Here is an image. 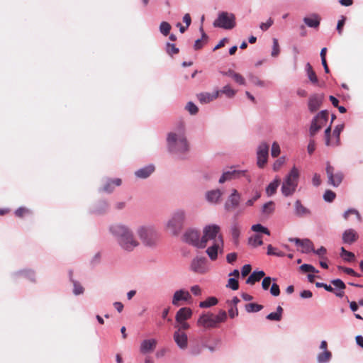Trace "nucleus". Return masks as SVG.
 <instances>
[{
  "label": "nucleus",
  "instance_id": "obj_38",
  "mask_svg": "<svg viewBox=\"0 0 363 363\" xmlns=\"http://www.w3.org/2000/svg\"><path fill=\"white\" fill-rule=\"evenodd\" d=\"M275 209V203L270 201L266 203H264L262 208V212L267 216L272 215Z\"/></svg>",
  "mask_w": 363,
  "mask_h": 363
},
{
  "label": "nucleus",
  "instance_id": "obj_47",
  "mask_svg": "<svg viewBox=\"0 0 363 363\" xmlns=\"http://www.w3.org/2000/svg\"><path fill=\"white\" fill-rule=\"evenodd\" d=\"M323 197L325 201L330 203L334 201L336 194L331 190H326Z\"/></svg>",
  "mask_w": 363,
  "mask_h": 363
},
{
  "label": "nucleus",
  "instance_id": "obj_18",
  "mask_svg": "<svg viewBox=\"0 0 363 363\" xmlns=\"http://www.w3.org/2000/svg\"><path fill=\"white\" fill-rule=\"evenodd\" d=\"M240 200V194L236 189L232 191L231 194L229 196L228 200L225 203V209L228 211L238 206Z\"/></svg>",
  "mask_w": 363,
  "mask_h": 363
},
{
  "label": "nucleus",
  "instance_id": "obj_44",
  "mask_svg": "<svg viewBox=\"0 0 363 363\" xmlns=\"http://www.w3.org/2000/svg\"><path fill=\"white\" fill-rule=\"evenodd\" d=\"M251 229L254 232L262 233L267 235H270L269 230L266 227L262 225L261 224H255L252 225Z\"/></svg>",
  "mask_w": 363,
  "mask_h": 363
},
{
  "label": "nucleus",
  "instance_id": "obj_21",
  "mask_svg": "<svg viewBox=\"0 0 363 363\" xmlns=\"http://www.w3.org/2000/svg\"><path fill=\"white\" fill-rule=\"evenodd\" d=\"M173 338L177 345L181 350H186L188 347V337L184 331H175Z\"/></svg>",
  "mask_w": 363,
  "mask_h": 363
},
{
  "label": "nucleus",
  "instance_id": "obj_28",
  "mask_svg": "<svg viewBox=\"0 0 363 363\" xmlns=\"http://www.w3.org/2000/svg\"><path fill=\"white\" fill-rule=\"evenodd\" d=\"M154 171L155 166L153 164H149L135 171V175L140 179H146L149 177Z\"/></svg>",
  "mask_w": 363,
  "mask_h": 363
},
{
  "label": "nucleus",
  "instance_id": "obj_64",
  "mask_svg": "<svg viewBox=\"0 0 363 363\" xmlns=\"http://www.w3.org/2000/svg\"><path fill=\"white\" fill-rule=\"evenodd\" d=\"M270 294L274 296H278L280 294V289L278 284L273 283L270 288Z\"/></svg>",
  "mask_w": 363,
  "mask_h": 363
},
{
  "label": "nucleus",
  "instance_id": "obj_48",
  "mask_svg": "<svg viewBox=\"0 0 363 363\" xmlns=\"http://www.w3.org/2000/svg\"><path fill=\"white\" fill-rule=\"evenodd\" d=\"M72 282H73V286H74V289H73L74 294L76 296L82 294L84 291V287L78 281H72Z\"/></svg>",
  "mask_w": 363,
  "mask_h": 363
},
{
  "label": "nucleus",
  "instance_id": "obj_14",
  "mask_svg": "<svg viewBox=\"0 0 363 363\" xmlns=\"http://www.w3.org/2000/svg\"><path fill=\"white\" fill-rule=\"evenodd\" d=\"M330 126L328 127L325 130V140L327 146L337 145L340 135V127L337 125L333 130V135H330Z\"/></svg>",
  "mask_w": 363,
  "mask_h": 363
},
{
  "label": "nucleus",
  "instance_id": "obj_34",
  "mask_svg": "<svg viewBox=\"0 0 363 363\" xmlns=\"http://www.w3.org/2000/svg\"><path fill=\"white\" fill-rule=\"evenodd\" d=\"M306 72L307 74V76L310 80V82L314 84H316L318 83V77L315 73V72L313 69L312 66L309 62L306 63Z\"/></svg>",
  "mask_w": 363,
  "mask_h": 363
},
{
  "label": "nucleus",
  "instance_id": "obj_19",
  "mask_svg": "<svg viewBox=\"0 0 363 363\" xmlns=\"http://www.w3.org/2000/svg\"><path fill=\"white\" fill-rule=\"evenodd\" d=\"M191 299V295L188 291L185 289H179L174 293L172 303L174 306H179L180 301H189Z\"/></svg>",
  "mask_w": 363,
  "mask_h": 363
},
{
  "label": "nucleus",
  "instance_id": "obj_9",
  "mask_svg": "<svg viewBox=\"0 0 363 363\" xmlns=\"http://www.w3.org/2000/svg\"><path fill=\"white\" fill-rule=\"evenodd\" d=\"M184 240L194 247L204 248V240L200 237V233L196 230L190 229L184 234Z\"/></svg>",
  "mask_w": 363,
  "mask_h": 363
},
{
  "label": "nucleus",
  "instance_id": "obj_2",
  "mask_svg": "<svg viewBox=\"0 0 363 363\" xmlns=\"http://www.w3.org/2000/svg\"><path fill=\"white\" fill-rule=\"evenodd\" d=\"M167 148L170 153L179 159H184L189 151V143L182 131L171 132L167 138Z\"/></svg>",
  "mask_w": 363,
  "mask_h": 363
},
{
  "label": "nucleus",
  "instance_id": "obj_53",
  "mask_svg": "<svg viewBox=\"0 0 363 363\" xmlns=\"http://www.w3.org/2000/svg\"><path fill=\"white\" fill-rule=\"evenodd\" d=\"M281 152L280 146L277 142H274L272 145L271 155L273 157H277Z\"/></svg>",
  "mask_w": 363,
  "mask_h": 363
},
{
  "label": "nucleus",
  "instance_id": "obj_4",
  "mask_svg": "<svg viewBox=\"0 0 363 363\" xmlns=\"http://www.w3.org/2000/svg\"><path fill=\"white\" fill-rule=\"evenodd\" d=\"M299 175L298 169L294 166L285 176L281 187L283 196L289 197L295 193L298 184Z\"/></svg>",
  "mask_w": 363,
  "mask_h": 363
},
{
  "label": "nucleus",
  "instance_id": "obj_59",
  "mask_svg": "<svg viewBox=\"0 0 363 363\" xmlns=\"http://www.w3.org/2000/svg\"><path fill=\"white\" fill-rule=\"evenodd\" d=\"M300 269H301V271L304 272H318V271L315 269V268L313 266L308 264H302L300 267Z\"/></svg>",
  "mask_w": 363,
  "mask_h": 363
},
{
  "label": "nucleus",
  "instance_id": "obj_10",
  "mask_svg": "<svg viewBox=\"0 0 363 363\" xmlns=\"http://www.w3.org/2000/svg\"><path fill=\"white\" fill-rule=\"evenodd\" d=\"M245 177L249 182H250L251 179L250 176L247 174V171L245 170H236L233 169L232 167L223 173L221 177L219 179V183L223 184L226 181L238 179L240 177Z\"/></svg>",
  "mask_w": 363,
  "mask_h": 363
},
{
  "label": "nucleus",
  "instance_id": "obj_39",
  "mask_svg": "<svg viewBox=\"0 0 363 363\" xmlns=\"http://www.w3.org/2000/svg\"><path fill=\"white\" fill-rule=\"evenodd\" d=\"M218 303V299L215 297H209L206 300L203 301H201L199 303V306L201 308H209L211 306L216 305Z\"/></svg>",
  "mask_w": 363,
  "mask_h": 363
},
{
  "label": "nucleus",
  "instance_id": "obj_5",
  "mask_svg": "<svg viewBox=\"0 0 363 363\" xmlns=\"http://www.w3.org/2000/svg\"><path fill=\"white\" fill-rule=\"evenodd\" d=\"M186 219V212L183 209L174 211L167 222L166 226L174 235H177L182 230Z\"/></svg>",
  "mask_w": 363,
  "mask_h": 363
},
{
  "label": "nucleus",
  "instance_id": "obj_27",
  "mask_svg": "<svg viewBox=\"0 0 363 363\" xmlns=\"http://www.w3.org/2000/svg\"><path fill=\"white\" fill-rule=\"evenodd\" d=\"M342 238L345 243L351 245L358 240L359 235L354 230L348 229L343 233Z\"/></svg>",
  "mask_w": 363,
  "mask_h": 363
},
{
  "label": "nucleus",
  "instance_id": "obj_25",
  "mask_svg": "<svg viewBox=\"0 0 363 363\" xmlns=\"http://www.w3.org/2000/svg\"><path fill=\"white\" fill-rule=\"evenodd\" d=\"M223 192L220 189H213L208 191L205 194V197L208 203L216 204L220 201Z\"/></svg>",
  "mask_w": 363,
  "mask_h": 363
},
{
  "label": "nucleus",
  "instance_id": "obj_30",
  "mask_svg": "<svg viewBox=\"0 0 363 363\" xmlns=\"http://www.w3.org/2000/svg\"><path fill=\"white\" fill-rule=\"evenodd\" d=\"M192 311L189 308L184 307L180 308L176 313L175 320L182 321L186 320L191 318Z\"/></svg>",
  "mask_w": 363,
  "mask_h": 363
},
{
  "label": "nucleus",
  "instance_id": "obj_50",
  "mask_svg": "<svg viewBox=\"0 0 363 363\" xmlns=\"http://www.w3.org/2000/svg\"><path fill=\"white\" fill-rule=\"evenodd\" d=\"M185 109L189 111L191 115H195L199 111L198 107L191 101L186 104Z\"/></svg>",
  "mask_w": 363,
  "mask_h": 363
},
{
  "label": "nucleus",
  "instance_id": "obj_42",
  "mask_svg": "<svg viewBox=\"0 0 363 363\" xmlns=\"http://www.w3.org/2000/svg\"><path fill=\"white\" fill-rule=\"evenodd\" d=\"M249 244L253 247L260 246L263 244L262 236L259 235H255L249 238Z\"/></svg>",
  "mask_w": 363,
  "mask_h": 363
},
{
  "label": "nucleus",
  "instance_id": "obj_8",
  "mask_svg": "<svg viewBox=\"0 0 363 363\" xmlns=\"http://www.w3.org/2000/svg\"><path fill=\"white\" fill-rule=\"evenodd\" d=\"M220 226L216 224L208 225L203 228L202 239L204 240V247H206L208 241L216 242L217 239L223 238L222 235L220 234Z\"/></svg>",
  "mask_w": 363,
  "mask_h": 363
},
{
  "label": "nucleus",
  "instance_id": "obj_35",
  "mask_svg": "<svg viewBox=\"0 0 363 363\" xmlns=\"http://www.w3.org/2000/svg\"><path fill=\"white\" fill-rule=\"evenodd\" d=\"M280 184V180L279 179H275L273 182L269 183V184L266 188V194L268 196H273Z\"/></svg>",
  "mask_w": 363,
  "mask_h": 363
},
{
  "label": "nucleus",
  "instance_id": "obj_51",
  "mask_svg": "<svg viewBox=\"0 0 363 363\" xmlns=\"http://www.w3.org/2000/svg\"><path fill=\"white\" fill-rule=\"evenodd\" d=\"M214 319L217 323V325L220 323L225 322L227 319V313L225 311H220L218 315H214Z\"/></svg>",
  "mask_w": 363,
  "mask_h": 363
},
{
  "label": "nucleus",
  "instance_id": "obj_26",
  "mask_svg": "<svg viewBox=\"0 0 363 363\" xmlns=\"http://www.w3.org/2000/svg\"><path fill=\"white\" fill-rule=\"evenodd\" d=\"M157 345L155 339H148L143 340L140 347V351L143 354H147L152 352Z\"/></svg>",
  "mask_w": 363,
  "mask_h": 363
},
{
  "label": "nucleus",
  "instance_id": "obj_13",
  "mask_svg": "<svg viewBox=\"0 0 363 363\" xmlns=\"http://www.w3.org/2000/svg\"><path fill=\"white\" fill-rule=\"evenodd\" d=\"M269 146L266 142L261 143L257 150V164L263 168L267 162Z\"/></svg>",
  "mask_w": 363,
  "mask_h": 363
},
{
  "label": "nucleus",
  "instance_id": "obj_23",
  "mask_svg": "<svg viewBox=\"0 0 363 363\" xmlns=\"http://www.w3.org/2000/svg\"><path fill=\"white\" fill-rule=\"evenodd\" d=\"M219 96V91L216 90L212 93L202 92L197 94V99L201 104H206L216 99Z\"/></svg>",
  "mask_w": 363,
  "mask_h": 363
},
{
  "label": "nucleus",
  "instance_id": "obj_62",
  "mask_svg": "<svg viewBox=\"0 0 363 363\" xmlns=\"http://www.w3.org/2000/svg\"><path fill=\"white\" fill-rule=\"evenodd\" d=\"M273 23H274L273 20L271 18H269L267 21V22L261 23L259 25V28L262 30L266 31L272 26Z\"/></svg>",
  "mask_w": 363,
  "mask_h": 363
},
{
  "label": "nucleus",
  "instance_id": "obj_56",
  "mask_svg": "<svg viewBox=\"0 0 363 363\" xmlns=\"http://www.w3.org/2000/svg\"><path fill=\"white\" fill-rule=\"evenodd\" d=\"M279 45L278 43V40L277 38L273 39V46H272V57H277L279 54Z\"/></svg>",
  "mask_w": 363,
  "mask_h": 363
},
{
  "label": "nucleus",
  "instance_id": "obj_52",
  "mask_svg": "<svg viewBox=\"0 0 363 363\" xmlns=\"http://www.w3.org/2000/svg\"><path fill=\"white\" fill-rule=\"evenodd\" d=\"M227 288H230L232 290H238L239 288L238 281L235 278H230L226 285Z\"/></svg>",
  "mask_w": 363,
  "mask_h": 363
},
{
  "label": "nucleus",
  "instance_id": "obj_43",
  "mask_svg": "<svg viewBox=\"0 0 363 363\" xmlns=\"http://www.w3.org/2000/svg\"><path fill=\"white\" fill-rule=\"evenodd\" d=\"M220 93L225 94L228 98H232L235 95L236 91L229 85H225L219 91Z\"/></svg>",
  "mask_w": 363,
  "mask_h": 363
},
{
  "label": "nucleus",
  "instance_id": "obj_57",
  "mask_svg": "<svg viewBox=\"0 0 363 363\" xmlns=\"http://www.w3.org/2000/svg\"><path fill=\"white\" fill-rule=\"evenodd\" d=\"M276 281V279H272L270 277H264L262 282V287L264 290H268L271 285L272 281Z\"/></svg>",
  "mask_w": 363,
  "mask_h": 363
},
{
  "label": "nucleus",
  "instance_id": "obj_63",
  "mask_svg": "<svg viewBox=\"0 0 363 363\" xmlns=\"http://www.w3.org/2000/svg\"><path fill=\"white\" fill-rule=\"evenodd\" d=\"M201 351H202V347L200 346L199 345H196L191 347V349L189 350V353L191 355L196 356V355H199V354H201Z\"/></svg>",
  "mask_w": 363,
  "mask_h": 363
},
{
  "label": "nucleus",
  "instance_id": "obj_3",
  "mask_svg": "<svg viewBox=\"0 0 363 363\" xmlns=\"http://www.w3.org/2000/svg\"><path fill=\"white\" fill-rule=\"evenodd\" d=\"M136 235L138 240L143 245L147 248H155L159 242L160 235L153 225L143 224L136 228Z\"/></svg>",
  "mask_w": 363,
  "mask_h": 363
},
{
  "label": "nucleus",
  "instance_id": "obj_46",
  "mask_svg": "<svg viewBox=\"0 0 363 363\" xmlns=\"http://www.w3.org/2000/svg\"><path fill=\"white\" fill-rule=\"evenodd\" d=\"M174 327L177 328L176 331H183L188 330L190 328V325L186 320L176 321Z\"/></svg>",
  "mask_w": 363,
  "mask_h": 363
},
{
  "label": "nucleus",
  "instance_id": "obj_41",
  "mask_svg": "<svg viewBox=\"0 0 363 363\" xmlns=\"http://www.w3.org/2000/svg\"><path fill=\"white\" fill-rule=\"evenodd\" d=\"M262 308L263 306L255 303H250L245 305V310L248 313L258 312L261 311Z\"/></svg>",
  "mask_w": 363,
  "mask_h": 363
},
{
  "label": "nucleus",
  "instance_id": "obj_17",
  "mask_svg": "<svg viewBox=\"0 0 363 363\" xmlns=\"http://www.w3.org/2000/svg\"><path fill=\"white\" fill-rule=\"evenodd\" d=\"M322 351L317 354L316 360L318 363H328L332 358V353L328 350V343L323 340L319 347Z\"/></svg>",
  "mask_w": 363,
  "mask_h": 363
},
{
  "label": "nucleus",
  "instance_id": "obj_58",
  "mask_svg": "<svg viewBox=\"0 0 363 363\" xmlns=\"http://www.w3.org/2000/svg\"><path fill=\"white\" fill-rule=\"evenodd\" d=\"M333 284L336 287V289H334V294L340 297V279H336L332 281Z\"/></svg>",
  "mask_w": 363,
  "mask_h": 363
},
{
  "label": "nucleus",
  "instance_id": "obj_61",
  "mask_svg": "<svg viewBox=\"0 0 363 363\" xmlns=\"http://www.w3.org/2000/svg\"><path fill=\"white\" fill-rule=\"evenodd\" d=\"M284 162H285V157H279L278 160H277L274 162V165H273V169L274 171L279 170L281 168V167L284 164Z\"/></svg>",
  "mask_w": 363,
  "mask_h": 363
},
{
  "label": "nucleus",
  "instance_id": "obj_54",
  "mask_svg": "<svg viewBox=\"0 0 363 363\" xmlns=\"http://www.w3.org/2000/svg\"><path fill=\"white\" fill-rule=\"evenodd\" d=\"M18 274L24 276L25 277H28L30 281H35V274L34 272L31 270H22L18 272Z\"/></svg>",
  "mask_w": 363,
  "mask_h": 363
},
{
  "label": "nucleus",
  "instance_id": "obj_24",
  "mask_svg": "<svg viewBox=\"0 0 363 363\" xmlns=\"http://www.w3.org/2000/svg\"><path fill=\"white\" fill-rule=\"evenodd\" d=\"M289 240L291 242H295L298 246H301L303 247L302 251L304 253H309L313 251V244L308 239L290 238Z\"/></svg>",
  "mask_w": 363,
  "mask_h": 363
},
{
  "label": "nucleus",
  "instance_id": "obj_55",
  "mask_svg": "<svg viewBox=\"0 0 363 363\" xmlns=\"http://www.w3.org/2000/svg\"><path fill=\"white\" fill-rule=\"evenodd\" d=\"M167 52L170 55L177 54L179 52V48H177L174 44L167 43Z\"/></svg>",
  "mask_w": 363,
  "mask_h": 363
},
{
  "label": "nucleus",
  "instance_id": "obj_11",
  "mask_svg": "<svg viewBox=\"0 0 363 363\" xmlns=\"http://www.w3.org/2000/svg\"><path fill=\"white\" fill-rule=\"evenodd\" d=\"M224 249V241L223 238L217 239L216 242H213L209 246L206 252L211 261H215L218 259V254H223Z\"/></svg>",
  "mask_w": 363,
  "mask_h": 363
},
{
  "label": "nucleus",
  "instance_id": "obj_20",
  "mask_svg": "<svg viewBox=\"0 0 363 363\" xmlns=\"http://www.w3.org/2000/svg\"><path fill=\"white\" fill-rule=\"evenodd\" d=\"M239 213H236L234 216V220L232 221L230 227V231L232 236L233 242L235 245H238L239 242V238L241 232V226L239 223L236 220V218L238 216Z\"/></svg>",
  "mask_w": 363,
  "mask_h": 363
},
{
  "label": "nucleus",
  "instance_id": "obj_49",
  "mask_svg": "<svg viewBox=\"0 0 363 363\" xmlns=\"http://www.w3.org/2000/svg\"><path fill=\"white\" fill-rule=\"evenodd\" d=\"M267 255H274L277 257H284V253L281 251H277V250L273 247L271 245L267 246Z\"/></svg>",
  "mask_w": 363,
  "mask_h": 363
},
{
  "label": "nucleus",
  "instance_id": "obj_45",
  "mask_svg": "<svg viewBox=\"0 0 363 363\" xmlns=\"http://www.w3.org/2000/svg\"><path fill=\"white\" fill-rule=\"evenodd\" d=\"M171 28V25L168 22L162 21L160 25V31L163 35L167 36L169 33Z\"/></svg>",
  "mask_w": 363,
  "mask_h": 363
},
{
  "label": "nucleus",
  "instance_id": "obj_15",
  "mask_svg": "<svg viewBox=\"0 0 363 363\" xmlns=\"http://www.w3.org/2000/svg\"><path fill=\"white\" fill-rule=\"evenodd\" d=\"M214 318V314L211 313H203L198 319L197 325L206 329L216 328L218 325Z\"/></svg>",
  "mask_w": 363,
  "mask_h": 363
},
{
  "label": "nucleus",
  "instance_id": "obj_36",
  "mask_svg": "<svg viewBox=\"0 0 363 363\" xmlns=\"http://www.w3.org/2000/svg\"><path fill=\"white\" fill-rule=\"evenodd\" d=\"M121 184V179H115L113 180H108L107 183L104 185L103 190L104 191H106L108 193H111L113 190V187H112V185H114L116 186H118Z\"/></svg>",
  "mask_w": 363,
  "mask_h": 363
},
{
  "label": "nucleus",
  "instance_id": "obj_60",
  "mask_svg": "<svg viewBox=\"0 0 363 363\" xmlns=\"http://www.w3.org/2000/svg\"><path fill=\"white\" fill-rule=\"evenodd\" d=\"M351 215H354L357 217L358 220H360V215H359V212L355 209H350V210L347 211L344 213L345 219L347 220L349 218L350 216H351Z\"/></svg>",
  "mask_w": 363,
  "mask_h": 363
},
{
  "label": "nucleus",
  "instance_id": "obj_33",
  "mask_svg": "<svg viewBox=\"0 0 363 363\" xmlns=\"http://www.w3.org/2000/svg\"><path fill=\"white\" fill-rule=\"evenodd\" d=\"M265 273L264 271H254L250 277L247 278L246 283L248 284H254L255 282L259 281L262 277H264Z\"/></svg>",
  "mask_w": 363,
  "mask_h": 363
},
{
  "label": "nucleus",
  "instance_id": "obj_7",
  "mask_svg": "<svg viewBox=\"0 0 363 363\" xmlns=\"http://www.w3.org/2000/svg\"><path fill=\"white\" fill-rule=\"evenodd\" d=\"M329 116V113L323 110L317 113L311 121L309 128L311 136H314L324 125H326Z\"/></svg>",
  "mask_w": 363,
  "mask_h": 363
},
{
  "label": "nucleus",
  "instance_id": "obj_31",
  "mask_svg": "<svg viewBox=\"0 0 363 363\" xmlns=\"http://www.w3.org/2000/svg\"><path fill=\"white\" fill-rule=\"evenodd\" d=\"M294 212L298 217H303L311 213L310 210L303 206L300 200H296L294 203Z\"/></svg>",
  "mask_w": 363,
  "mask_h": 363
},
{
  "label": "nucleus",
  "instance_id": "obj_1",
  "mask_svg": "<svg viewBox=\"0 0 363 363\" xmlns=\"http://www.w3.org/2000/svg\"><path fill=\"white\" fill-rule=\"evenodd\" d=\"M109 232L118 246L124 252H132L140 245L135 232L128 225L113 224L109 227Z\"/></svg>",
  "mask_w": 363,
  "mask_h": 363
},
{
  "label": "nucleus",
  "instance_id": "obj_16",
  "mask_svg": "<svg viewBox=\"0 0 363 363\" xmlns=\"http://www.w3.org/2000/svg\"><path fill=\"white\" fill-rule=\"evenodd\" d=\"M324 100V94H313L309 96L308 101V108L311 113H315L321 106Z\"/></svg>",
  "mask_w": 363,
  "mask_h": 363
},
{
  "label": "nucleus",
  "instance_id": "obj_22",
  "mask_svg": "<svg viewBox=\"0 0 363 363\" xmlns=\"http://www.w3.org/2000/svg\"><path fill=\"white\" fill-rule=\"evenodd\" d=\"M326 174L328 178V184L337 186L340 184V177L338 174H334V167L328 162L326 166Z\"/></svg>",
  "mask_w": 363,
  "mask_h": 363
},
{
  "label": "nucleus",
  "instance_id": "obj_40",
  "mask_svg": "<svg viewBox=\"0 0 363 363\" xmlns=\"http://www.w3.org/2000/svg\"><path fill=\"white\" fill-rule=\"evenodd\" d=\"M342 259L349 262H354L355 255L353 252H349L342 247Z\"/></svg>",
  "mask_w": 363,
  "mask_h": 363
},
{
  "label": "nucleus",
  "instance_id": "obj_29",
  "mask_svg": "<svg viewBox=\"0 0 363 363\" xmlns=\"http://www.w3.org/2000/svg\"><path fill=\"white\" fill-rule=\"evenodd\" d=\"M303 22L309 28H317L320 25V18L318 14L313 13L303 18Z\"/></svg>",
  "mask_w": 363,
  "mask_h": 363
},
{
  "label": "nucleus",
  "instance_id": "obj_37",
  "mask_svg": "<svg viewBox=\"0 0 363 363\" xmlns=\"http://www.w3.org/2000/svg\"><path fill=\"white\" fill-rule=\"evenodd\" d=\"M282 313L283 308L280 306H279L277 308L276 312L270 313L267 315L266 318L269 320L279 321L281 319Z\"/></svg>",
  "mask_w": 363,
  "mask_h": 363
},
{
  "label": "nucleus",
  "instance_id": "obj_12",
  "mask_svg": "<svg viewBox=\"0 0 363 363\" xmlns=\"http://www.w3.org/2000/svg\"><path fill=\"white\" fill-rule=\"evenodd\" d=\"M208 260L205 257L196 256L190 264V269L197 274H205L208 271Z\"/></svg>",
  "mask_w": 363,
  "mask_h": 363
},
{
  "label": "nucleus",
  "instance_id": "obj_6",
  "mask_svg": "<svg viewBox=\"0 0 363 363\" xmlns=\"http://www.w3.org/2000/svg\"><path fill=\"white\" fill-rule=\"evenodd\" d=\"M213 25L216 28L230 30L235 25V16L227 11H221L218 14L217 18L213 21Z\"/></svg>",
  "mask_w": 363,
  "mask_h": 363
},
{
  "label": "nucleus",
  "instance_id": "obj_32",
  "mask_svg": "<svg viewBox=\"0 0 363 363\" xmlns=\"http://www.w3.org/2000/svg\"><path fill=\"white\" fill-rule=\"evenodd\" d=\"M220 73L224 76L231 77L238 84L244 85L245 84V79L244 77L232 69H228L227 72H221Z\"/></svg>",
  "mask_w": 363,
  "mask_h": 363
}]
</instances>
